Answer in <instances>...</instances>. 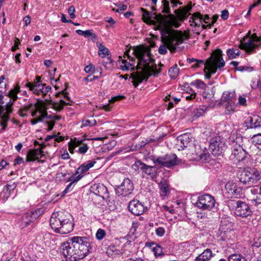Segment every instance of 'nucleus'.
<instances>
[{
    "mask_svg": "<svg viewBox=\"0 0 261 261\" xmlns=\"http://www.w3.org/2000/svg\"><path fill=\"white\" fill-rule=\"evenodd\" d=\"M158 17L162 30V41L163 43L159 48V53L161 55H165L167 53V49L171 53H174L176 46L189 38L188 34L185 32L171 30L173 27L177 28L179 27V23L173 15L164 17L160 14Z\"/></svg>",
    "mask_w": 261,
    "mask_h": 261,
    "instance_id": "1",
    "label": "nucleus"
},
{
    "mask_svg": "<svg viewBox=\"0 0 261 261\" xmlns=\"http://www.w3.org/2000/svg\"><path fill=\"white\" fill-rule=\"evenodd\" d=\"M135 56L138 59V64L136 66L135 60L127 56L129 62L132 64V70L137 68V71L132 76L133 85L137 87L143 81H147L151 75H157L161 70L157 68L156 65L150 54V49L147 47L139 46L134 49Z\"/></svg>",
    "mask_w": 261,
    "mask_h": 261,
    "instance_id": "2",
    "label": "nucleus"
},
{
    "mask_svg": "<svg viewBox=\"0 0 261 261\" xmlns=\"http://www.w3.org/2000/svg\"><path fill=\"white\" fill-rule=\"evenodd\" d=\"M61 248L62 254L69 261H77L92 251L90 239L85 237H70L62 244Z\"/></svg>",
    "mask_w": 261,
    "mask_h": 261,
    "instance_id": "3",
    "label": "nucleus"
},
{
    "mask_svg": "<svg viewBox=\"0 0 261 261\" xmlns=\"http://www.w3.org/2000/svg\"><path fill=\"white\" fill-rule=\"evenodd\" d=\"M50 225L56 233L65 234L71 232L74 224L72 215L65 211H58L52 214L50 219Z\"/></svg>",
    "mask_w": 261,
    "mask_h": 261,
    "instance_id": "4",
    "label": "nucleus"
},
{
    "mask_svg": "<svg viewBox=\"0 0 261 261\" xmlns=\"http://www.w3.org/2000/svg\"><path fill=\"white\" fill-rule=\"evenodd\" d=\"M187 60L189 63H194L191 66L193 68H197L204 65L211 74L215 73L218 68H221L225 65V62L222 58V51L220 49L214 51L211 57L206 62L203 60H198L193 58H188Z\"/></svg>",
    "mask_w": 261,
    "mask_h": 261,
    "instance_id": "5",
    "label": "nucleus"
},
{
    "mask_svg": "<svg viewBox=\"0 0 261 261\" xmlns=\"http://www.w3.org/2000/svg\"><path fill=\"white\" fill-rule=\"evenodd\" d=\"M231 153L229 160L234 164L245 165L250 160V156L243 148L242 145L238 144V141H234L231 144Z\"/></svg>",
    "mask_w": 261,
    "mask_h": 261,
    "instance_id": "6",
    "label": "nucleus"
},
{
    "mask_svg": "<svg viewBox=\"0 0 261 261\" xmlns=\"http://www.w3.org/2000/svg\"><path fill=\"white\" fill-rule=\"evenodd\" d=\"M261 180V172L255 168L244 170L240 176V181L248 185H252Z\"/></svg>",
    "mask_w": 261,
    "mask_h": 261,
    "instance_id": "7",
    "label": "nucleus"
},
{
    "mask_svg": "<svg viewBox=\"0 0 261 261\" xmlns=\"http://www.w3.org/2000/svg\"><path fill=\"white\" fill-rule=\"evenodd\" d=\"M41 214L42 210L40 208L27 212L22 216H17L16 220L17 224L21 228H24L34 222Z\"/></svg>",
    "mask_w": 261,
    "mask_h": 261,
    "instance_id": "8",
    "label": "nucleus"
},
{
    "mask_svg": "<svg viewBox=\"0 0 261 261\" xmlns=\"http://www.w3.org/2000/svg\"><path fill=\"white\" fill-rule=\"evenodd\" d=\"M152 161L155 165L168 168L178 165L180 162L177 155L172 153L159 156L155 159L154 158Z\"/></svg>",
    "mask_w": 261,
    "mask_h": 261,
    "instance_id": "9",
    "label": "nucleus"
},
{
    "mask_svg": "<svg viewBox=\"0 0 261 261\" xmlns=\"http://www.w3.org/2000/svg\"><path fill=\"white\" fill-rule=\"evenodd\" d=\"M210 150L215 155L221 154L226 149L225 140L221 136H217L211 139L210 141Z\"/></svg>",
    "mask_w": 261,
    "mask_h": 261,
    "instance_id": "10",
    "label": "nucleus"
},
{
    "mask_svg": "<svg viewBox=\"0 0 261 261\" xmlns=\"http://www.w3.org/2000/svg\"><path fill=\"white\" fill-rule=\"evenodd\" d=\"M13 111L12 103L0 105V125L2 126L1 132H4L8 126V122L10 119V114Z\"/></svg>",
    "mask_w": 261,
    "mask_h": 261,
    "instance_id": "11",
    "label": "nucleus"
},
{
    "mask_svg": "<svg viewBox=\"0 0 261 261\" xmlns=\"http://www.w3.org/2000/svg\"><path fill=\"white\" fill-rule=\"evenodd\" d=\"M132 167L136 171H141L142 173L149 175L151 179L156 176V168L154 166L147 165L140 160L136 161Z\"/></svg>",
    "mask_w": 261,
    "mask_h": 261,
    "instance_id": "12",
    "label": "nucleus"
},
{
    "mask_svg": "<svg viewBox=\"0 0 261 261\" xmlns=\"http://www.w3.org/2000/svg\"><path fill=\"white\" fill-rule=\"evenodd\" d=\"M215 203L214 197L206 194L198 197L196 204L197 207L201 209L211 211L215 206Z\"/></svg>",
    "mask_w": 261,
    "mask_h": 261,
    "instance_id": "13",
    "label": "nucleus"
},
{
    "mask_svg": "<svg viewBox=\"0 0 261 261\" xmlns=\"http://www.w3.org/2000/svg\"><path fill=\"white\" fill-rule=\"evenodd\" d=\"M134 189L133 182L129 178L124 179L121 185L116 188V193L118 196L125 197L129 195Z\"/></svg>",
    "mask_w": 261,
    "mask_h": 261,
    "instance_id": "14",
    "label": "nucleus"
},
{
    "mask_svg": "<svg viewBox=\"0 0 261 261\" xmlns=\"http://www.w3.org/2000/svg\"><path fill=\"white\" fill-rule=\"evenodd\" d=\"M25 86L28 87L30 90L32 91L33 93L37 95H42L45 96L51 91V88L49 86H46V84H33L28 82Z\"/></svg>",
    "mask_w": 261,
    "mask_h": 261,
    "instance_id": "15",
    "label": "nucleus"
},
{
    "mask_svg": "<svg viewBox=\"0 0 261 261\" xmlns=\"http://www.w3.org/2000/svg\"><path fill=\"white\" fill-rule=\"evenodd\" d=\"M256 43L261 44V37H258L255 34L253 35L251 38H250L247 41L242 44V48L245 50L248 53H253L260 45Z\"/></svg>",
    "mask_w": 261,
    "mask_h": 261,
    "instance_id": "16",
    "label": "nucleus"
},
{
    "mask_svg": "<svg viewBox=\"0 0 261 261\" xmlns=\"http://www.w3.org/2000/svg\"><path fill=\"white\" fill-rule=\"evenodd\" d=\"M34 107L35 109L31 113V116L33 117L41 118L42 121H43L44 118H48L47 108L43 101H39L35 105Z\"/></svg>",
    "mask_w": 261,
    "mask_h": 261,
    "instance_id": "17",
    "label": "nucleus"
},
{
    "mask_svg": "<svg viewBox=\"0 0 261 261\" xmlns=\"http://www.w3.org/2000/svg\"><path fill=\"white\" fill-rule=\"evenodd\" d=\"M252 211L249 205L246 202L238 200L236 202V206L234 210V214L237 216L242 218H246L250 216Z\"/></svg>",
    "mask_w": 261,
    "mask_h": 261,
    "instance_id": "18",
    "label": "nucleus"
},
{
    "mask_svg": "<svg viewBox=\"0 0 261 261\" xmlns=\"http://www.w3.org/2000/svg\"><path fill=\"white\" fill-rule=\"evenodd\" d=\"M128 208L132 214L136 216L143 214L145 211L144 205L136 199H133L129 202Z\"/></svg>",
    "mask_w": 261,
    "mask_h": 261,
    "instance_id": "19",
    "label": "nucleus"
},
{
    "mask_svg": "<svg viewBox=\"0 0 261 261\" xmlns=\"http://www.w3.org/2000/svg\"><path fill=\"white\" fill-rule=\"evenodd\" d=\"M170 2L171 4V7L173 8L177 7L178 5H181L182 4V3L178 0H162V6L161 7V13L168 14L167 15H164V17L172 15L171 14V9L169 7ZM162 16H163V15Z\"/></svg>",
    "mask_w": 261,
    "mask_h": 261,
    "instance_id": "20",
    "label": "nucleus"
},
{
    "mask_svg": "<svg viewBox=\"0 0 261 261\" xmlns=\"http://www.w3.org/2000/svg\"><path fill=\"white\" fill-rule=\"evenodd\" d=\"M225 189L231 197L238 198L240 197L242 195V189L234 182H227L225 185Z\"/></svg>",
    "mask_w": 261,
    "mask_h": 261,
    "instance_id": "21",
    "label": "nucleus"
},
{
    "mask_svg": "<svg viewBox=\"0 0 261 261\" xmlns=\"http://www.w3.org/2000/svg\"><path fill=\"white\" fill-rule=\"evenodd\" d=\"M62 94L63 95V97L68 101V102L65 101L63 99H61L58 102L51 101L50 103V104L51 105L52 108L58 112L61 111L63 109V107L66 105H71L72 101L70 100V98L68 96V93L65 91H63Z\"/></svg>",
    "mask_w": 261,
    "mask_h": 261,
    "instance_id": "22",
    "label": "nucleus"
},
{
    "mask_svg": "<svg viewBox=\"0 0 261 261\" xmlns=\"http://www.w3.org/2000/svg\"><path fill=\"white\" fill-rule=\"evenodd\" d=\"M193 138L190 134H184L177 138V144L180 145L181 149L188 147L192 142Z\"/></svg>",
    "mask_w": 261,
    "mask_h": 261,
    "instance_id": "23",
    "label": "nucleus"
},
{
    "mask_svg": "<svg viewBox=\"0 0 261 261\" xmlns=\"http://www.w3.org/2000/svg\"><path fill=\"white\" fill-rule=\"evenodd\" d=\"M245 123L248 128L261 127V117L258 115L249 116L246 119Z\"/></svg>",
    "mask_w": 261,
    "mask_h": 261,
    "instance_id": "24",
    "label": "nucleus"
},
{
    "mask_svg": "<svg viewBox=\"0 0 261 261\" xmlns=\"http://www.w3.org/2000/svg\"><path fill=\"white\" fill-rule=\"evenodd\" d=\"M193 21L195 25H200L202 23V20L205 23H210L211 18L207 15H203L200 13H194L192 17Z\"/></svg>",
    "mask_w": 261,
    "mask_h": 261,
    "instance_id": "25",
    "label": "nucleus"
},
{
    "mask_svg": "<svg viewBox=\"0 0 261 261\" xmlns=\"http://www.w3.org/2000/svg\"><path fill=\"white\" fill-rule=\"evenodd\" d=\"M141 11L142 12V19L143 21L147 24H151L153 22V20H151L153 15H155V17L156 20L159 21L160 24V20L159 19V15H162V14L160 13L159 14H155V13H152V12H149L144 8H141Z\"/></svg>",
    "mask_w": 261,
    "mask_h": 261,
    "instance_id": "26",
    "label": "nucleus"
},
{
    "mask_svg": "<svg viewBox=\"0 0 261 261\" xmlns=\"http://www.w3.org/2000/svg\"><path fill=\"white\" fill-rule=\"evenodd\" d=\"M250 192L254 195L251 201L257 205L261 204V186L252 187L250 189Z\"/></svg>",
    "mask_w": 261,
    "mask_h": 261,
    "instance_id": "27",
    "label": "nucleus"
},
{
    "mask_svg": "<svg viewBox=\"0 0 261 261\" xmlns=\"http://www.w3.org/2000/svg\"><path fill=\"white\" fill-rule=\"evenodd\" d=\"M20 93L21 95L26 96L27 92L26 91L20 90V87L18 85L15 86L14 88L11 89L8 93V96L13 100V102L16 100L18 98L17 94Z\"/></svg>",
    "mask_w": 261,
    "mask_h": 261,
    "instance_id": "28",
    "label": "nucleus"
},
{
    "mask_svg": "<svg viewBox=\"0 0 261 261\" xmlns=\"http://www.w3.org/2000/svg\"><path fill=\"white\" fill-rule=\"evenodd\" d=\"M86 141L85 139H77L75 140V143L77 147H79L77 151L80 154H85L89 149L87 143H85Z\"/></svg>",
    "mask_w": 261,
    "mask_h": 261,
    "instance_id": "29",
    "label": "nucleus"
},
{
    "mask_svg": "<svg viewBox=\"0 0 261 261\" xmlns=\"http://www.w3.org/2000/svg\"><path fill=\"white\" fill-rule=\"evenodd\" d=\"M95 163V161H88L83 163L77 169V173H79L81 175L82 174L88 171Z\"/></svg>",
    "mask_w": 261,
    "mask_h": 261,
    "instance_id": "30",
    "label": "nucleus"
},
{
    "mask_svg": "<svg viewBox=\"0 0 261 261\" xmlns=\"http://www.w3.org/2000/svg\"><path fill=\"white\" fill-rule=\"evenodd\" d=\"M159 187L162 197H165L169 193V183L166 179H163L160 181Z\"/></svg>",
    "mask_w": 261,
    "mask_h": 261,
    "instance_id": "31",
    "label": "nucleus"
},
{
    "mask_svg": "<svg viewBox=\"0 0 261 261\" xmlns=\"http://www.w3.org/2000/svg\"><path fill=\"white\" fill-rule=\"evenodd\" d=\"M236 93L234 91H225L221 97V100L226 102L236 101Z\"/></svg>",
    "mask_w": 261,
    "mask_h": 261,
    "instance_id": "32",
    "label": "nucleus"
},
{
    "mask_svg": "<svg viewBox=\"0 0 261 261\" xmlns=\"http://www.w3.org/2000/svg\"><path fill=\"white\" fill-rule=\"evenodd\" d=\"M176 16L173 14V15L175 17L176 20L179 23V26L180 25V21L184 20L187 17V14L184 11V9L181 8L176 9L174 11Z\"/></svg>",
    "mask_w": 261,
    "mask_h": 261,
    "instance_id": "33",
    "label": "nucleus"
},
{
    "mask_svg": "<svg viewBox=\"0 0 261 261\" xmlns=\"http://www.w3.org/2000/svg\"><path fill=\"white\" fill-rule=\"evenodd\" d=\"M213 256V253H212L211 250L210 249H206L197 257L202 259L203 260L209 261L212 258Z\"/></svg>",
    "mask_w": 261,
    "mask_h": 261,
    "instance_id": "34",
    "label": "nucleus"
},
{
    "mask_svg": "<svg viewBox=\"0 0 261 261\" xmlns=\"http://www.w3.org/2000/svg\"><path fill=\"white\" fill-rule=\"evenodd\" d=\"M237 105L235 103V101H230L229 102H226L225 110V114L228 115L233 113L237 108Z\"/></svg>",
    "mask_w": 261,
    "mask_h": 261,
    "instance_id": "35",
    "label": "nucleus"
},
{
    "mask_svg": "<svg viewBox=\"0 0 261 261\" xmlns=\"http://www.w3.org/2000/svg\"><path fill=\"white\" fill-rule=\"evenodd\" d=\"M226 53L229 59L236 58L240 54V51L238 48H229Z\"/></svg>",
    "mask_w": 261,
    "mask_h": 261,
    "instance_id": "36",
    "label": "nucleus"
},
{
    "mask_svg": "<svg viewBox=\"0 0 261 261\" xmlns=\"http://www.w3.org/2000/svg\"><path fill=\"white\" fill-rule=\"evenodd\" d=\"M230 65H232L234 68L240 71H252V67H249L248 66H239V62L237 61H231L230 63Z\"/></svg>",
    "mask_w": 261,
    "mask_h": 261,
    "instance_id": "37",
    "label": "nucleus"
},
{
    "mask_svg": "<svg viewBox=\"0 0 261 261\" xmlns=\"http://www.w3.org/2000/svg\"><path fill=\"white\" fill-rule=\"evenodd\" d=\"M120 69L123 71H128L129 70H132V64L129 62L128 60L122 59L120 65Z\"/></svg>",
    "mask_w": 261,
    "mask_h": 261,
    "instance_id": "38",
    "label": "nucleus"
},
{
    "mask_svg": "<svg viewBox=\"0 0 261 261\" xmlns=\"http://www.w3.org/2000/svg\"><path fill=\"white\" fill-rule=\"evenodd\" d=\"M98 55L103 58L106 57L107 55H109V49L106 47L104 45H103L101 43H100L98 45Z\"/></svg>",
    "mask_w": 261,
    "mask_h": 261,
    "instance_id": "39",
    "label": "nucleus"
},
{
    "mask_svg": "<svg viewBox=\"0 0 261 261\" xmlns=\"http://www.w3.org/2000/svg\"><path fill=\"white\" fill-rule=\"evenodd\" d=\"M190 85L195 86L197 88L201 89L203 90H206L207 88V86L204 83V82L200 80H196L190 83Z\"/></svg>",
    "mask_w": 261,
    "mask_h": 261,
    "instance_id": "40",
    "label": "nucleus"
},
{
    "mask_svg": "<svg viewBox=\"0 0 261 261\" xmlns=\"http://www.w3.org/2000/svg\"><path fill=\"white\" fill-rule=\"evenodd\" d=\"M228 261H247V260L242 255L234 253L228 256Z\"/></svg>",
    "mask_w": 261,
    "mask_h": 261,
    "instance_id": "41",
    "label": "nucleus"
},
{
    "mask_svg": "<svg viewBox=\"0 0 261 261\" xmlns=\"http://www.w3.org/2000/svg\"><path fill=\"white\" fill-rule=\"evenodd\" d=\"M206 110V108L199 107L195 109L193 112L192 115L194 117L198 118L202 116Z\"/></svg>",
    "mask_w": 261,
    "mask_h": 261,
    "instance_id": "42",
    "label": "nucleus"
},
{
    "mask_svg": "<svg viewBox=\"0 0 261 261\" xmlns=\"http://www.w3.org/2000/svg\"><path fill=\"white\" fill-rule=\"evenodd\" d=\"M179 72V69L178 68L177 65H175L172 67L170 68L168 71V74L171 79H175L178 75Z\"/></svg>",
    "mask_w": 261,
    "mask_h": 261,
    "instance_id": "43",
    "label": "nucleus"
},
{
    "mask_svg": "<svg viewBox=\"0 0 261 261\" xmlns=\"http://www.w3.org/2000/svg\"><path fill=\"white\" fill-rule=\"evenodd\" d=\"M196 96V93L191 88H190L186 93L184 94V97L188 100H191L195 98Z\"/></svg>",
    "mask_w": 261,
    "mask_h": 261,
    "instance_id": "44",
    "label": "nucleus"
},
{
    "mask_svg": "<svg viewBox=\"0 0 261 261\" xmlns=\"http://www.w3.org/2000/svg\"><path fill=\"white\" fill-rule=\"evenodd\" d=\"M82 176L79 173H77V171L72 175L67 180V181H70V183H72L74 185L75 183H76L78 181H79Z\"/></svg>",
    "mask_w": 261,
    "mask_h": 261,
    "instance_id": "45",
    "label": "nucleus"
},
{
    "mask_svg": "<svg viewBox=\"0 0 261 261\" xmlns=\"http://www.w3.org/2000/svg\"><path fill=\"white\" fill-rule=\"evenodd\" d=\"M152 249L154 255L156 257L164 255L162 248L159 245H155Z\"/></svg>",
    "mask_w": 261,
    "mask_h": 261,
    "instance_id": "46",
    "label": "nucleus"
},
{
    "mask_svg": "<svg viewBox=\"0 0 261 261\" xmlns=\"http://www.w3.org/2000/svg\"><path fill=\"white\" fill-rule=\"evenodd\" d=\"M106 235V231L101 228H99L96 233V238L98 241L102 240Z\"/></svg>",
    "mask_w": 261,
    "mask_h": 261,
    "instance_id": "47",
    "label": "nucleus"
},
{
    "mask_svg": "<svg viewBox=\"0 0 261 261\" xmlns=\"http://www.w3.org/2000/svg\"><path fill=\"white\" fill-rule=\"evenodd\" d=\"M76 33L79 35L84 36L85 37H91L93 33L91 30H88L86 31H82L81 30H77L76 31Z\"/></svg>",
    "mask_w": 261,
    "mask_h": 261,
    "instance_id": "48",
    "label": "nucleus"
},
{
    "mask_svg": "<svg viewBox=\"0 0 261 261\" xmlns=\"http://www.w3.org/2000/svg\"><path fill=\"white\" fill-rule=\"evenodd\" d=\"M96 123V121L95 119L92 120H88V119H84L82 121V126H92L95 125Z\"/></svg>",
    "mask_w": 261,
    "mask_h": 261,
    "instance_id": "49",
    "label": "nucleus"
},
{
    "mask_svg": "<svg viewBox=\"0 0 261 261\" xmlns=\"http://www.w3.org/2000/svg\"><path fill=\"white\" fill-rule=\"evenodd\" d=\"M36 160V157L34 154L33 150H30L27 153L26 162H34Z\"/></svg>",
    "mask_w": 261,
    "mask_h": 261,
    "instance_id": "50",
    "label": "nucleus"
},
{
    "mask_svg": "<svg viewBox=\"0 0 261 261\" xmlns=\"http://www.w3.org/2000/svg\"><path fill=\"white\" fill-rule=\"evenodd\" d=\"M75 140H77V138H74L70 143H69L68 149L71 153H73L75 148L77 147V145H76V143H75Z\"/></svg>",
    "mask_w": 261,
    "mask_h": 261,
    "instance_id": "51",
    "label": "nucleus"
},
{
    "mask_svg": "<svg viewBox=\"0 0 261 261\" xmlns=\"http://www.w3.org/2000/svg\"><path fill=\"white\" fill-rule=\"evenodd\" d=\"M97 194L101 195L102 194L107 193V189L103 185H99L97 187Z\"/></svg>",
    "mask_w": 261,
    "mask_h": 261,
    "instance_id": "52",
    "label": "nucleus"
},
{
    "mask_svg": "<svg viewBox=\"0 0 261 261\" xmlns=\"http://www.w3.org/2000/svg\"><path fill=\"white\" fill-rule=\"evenodd\" d=\"M206 89L204 90V91L202 92V96L203 98H204L206 101H210L212 100V98L214 97L213 94H210L206 92Z\"/></svg>",
    "mask_w": 261,
    "mask_h": 261,
    "instance_id": "53",
    "label": "nucleus"
},
{
    "mask_svg": "<svg viewBox=\"0 0 261 261\" xmlns=\"http://www.w3.org/2000/svg\"><path fill=\"white\" fill-rule=\"evenodd\" d=\"M155 233L156 235L159 237H163L165 233V229L162 227H160L155 229Z\"/></svg>",
    "mask_w": 261,
    "mask_h": 261,
    "instance_id": "54",
    "label": "nucleus"
},
{
    "mask_svg": "<svg viewBox=\"0 0 261 261\" xmlns=\"http://www.w3.org/2000/svg\"><path fill=\"white\" fill-rule=\"evenodd\" d=\"M251 87L253 89L258 88L259 91H261V79L256 81H253Z\"/></svg>",
    "mask_w": 261,
    "mask_h": 261,
    "instance_id": "55",
    "label": "nucleus"
},
{
    "mask_svg": "<svg viewBox=\"0 0 261 261\" xmlns=\"http://www.w3.org/2000/svg\"><path fill=\"white\" fill-rule=\"evenodd\" d=\"M84 70L86 73H93L95 71V67L93 64H90L85 67Z\"/></svg>",
    "mask_w": 261,
    "mask_h": 261,
    "instance_id": "56",
    "label": "nucleus"
},
{
    "mask_svg": "<svg viewBox=\"0 0 261 261\" xmlns=\"http://www.w3.org/2000/svg\"><path fill=\"white\" fill-rule=\"evenodd\" d=\"M74 186V185L73 184H72V183H70V182L67 186V187H66L65 190L63 191V192H62V196H64L67 193H68L69 191H71L73 189Z\"/></svg>",
    "mask_w": 261,
    "mask_h": 261,
    "instance_id": "57",
    "label": "nucleus"
},
{
    "mask_svg": "<svg viewBox=\"0 0 261 261\" xmlns=\"http://www.w3.org/2000/svg\"><path fill=\"white\" fill-rule=\"evenodd\" d=\"M34 152V154L36 157V160H38L39 158H41L43 156L42 151L40 148L36 149L33 150Z\"/></svg>",
    "mask_w": 261,
    "mask_h": 261,
    "instance_id": "58",
    "label": "nucleus"
},
{
    "mask_svg": "<svg viewBox=\"0 0 261 261\" xmlns=\"http://www.w3.org/2000/svg\"><path fill=\"white\" fill-rule=\"evenodd\" d=\"M75 8L73 6H71L69 7L68 10V14L71 18H74L75 17L74 14Z\"/></svg>",
    "mask_w": 261,
    "mask_h": 261,
    "instance_id": "59",
    "label": "nucleus"
},
{
    "mask_svg": "<svg viewBox=\"0 0 261 261\" xmlns=\"http://www.w3.org/2000/svg\"><path fill=\"white\" fill-rule=\"evenodd\" d=\"M20 44V40L18 38H15L14 40V45L11 48L12 51H15L18 48V45Z\"/></svg>",
    "mask_w": 261,
    "mask_h": 261,
    "instance_id": "60",
    "label": "nucleus"
},
{
    "mask_svg": "<svg viewBox=\"0 0 261 261\" xmlns=\"http://www.w3.org/2000/svg\"><path fill=\"white\" fill-rule=\"evenodd\" d=\"M181 8L184 9V11L187 15L188 13L192 9V2H189L187 6H185L181 7Z\"/></svg>",
    "mask_w": 261,
    "mask_h": 261,
    "instance_id": "61",
    "label": "nucleus"
},
{
    "mask_svg": "<svg viewBox=\"0 0 261 261\" xmlns=\"http://www.w3.org/2000/svg\"><path fill=\"white\" fill-rule=\"evenodd\" d=\"M209 154L207 152H203L199 155L200 160L202 161H206L209 158Z\"/></svg>",
    "mask_w": 261,
    "mask_h": 261,
    "instance_id": "62",
    "label": "nucleus"
},
{
    "mask_svg": "<svg viewBox=\"0 0 261 261\" xmlns=\"http://www.w3.org/2000/svg\"><path fill=\"white\" fill-rule=\"evenodd\" d=\"M49 119H51V121L55 122V121H58L61 119V116L59 115H48V118Z\"/></svg>",
    "mask_w": 261,
    "mask_h": 261,
    "instance_id": "63",
    "label": "nucleus"
},
{
    "mask_svg": "<svg viewBox=\"0 0 261 261\" xmlns=\"http://www.w3.org/2000/svg\"><path fill=\"white\" fill-rule=\"evenodd\" d=\"M229 16L228 11L227 10H224L221 12V17L224 20H226L228 18Z\"/></svg>",
    "mask_w": 261,
    "mask_h": 261,
    "instance_id": "64",
    "label": "nucleus"
}]
</instances>
